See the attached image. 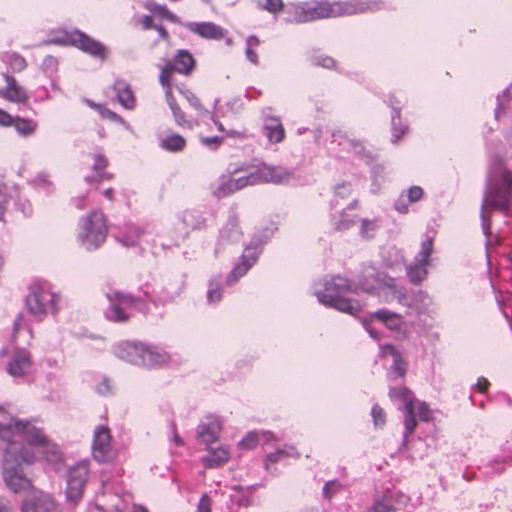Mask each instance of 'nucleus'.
<instances>
[{"instance_id": "16", "label": "nucleus", "mask_w": 512, "mask_h": 512, "mask_svg": "<svg viewBox=\"0 0 512 512\" xmlns=\"http://www.w3.org/2000/svg\"><path fill=\"white\" fill-rule=\"evenodd\" d=\"M242 238L243 232L239 225L238 217L235 214L229 215L227 222L220 229L214 255L219 257L221 254L229 251L232 247L238 245Z\"/></svg>"}, {"instance_id": "47", "label": "nucleus", "mask_w": 512, "mask_h": 512, "mask_svg": "<svg viewBox=\"0 0 512 512\" xmlns=\"http://www.w3.org/2000/svg\"><path fill=\"white\" fill-rule=\"evenodd\" d=\"M144 8L150 12L156 13L161 18L166 19L173 23H180V19L170 12L165 5L156 3L153 0H148L144 3Z\"/></svg>"}, {"instance_id": "1", "label": "nucleus", "mask_w": 512, "mask_h": 512, "mask_svg": "<svg viewBox=\"0 0 512 512\" xmlns=\"http://www.w3.org/2000/svg\"><path fill=\"white\" fill-rule=\"evenodd\" d=\"M0 443L3 448V478L8 488L16 493L31 485L23 465H31L38 459L53 465L62 462L59 446L49 440L37 419L19 418L1 407Z\"/></svg>"}, {"instance_id": "37", "label": "nucleus", "mask_w": 512, "mask_h": 512, "mask_svg": "<svg viewBox=\"0 0 512 512\" xmlns=\"http://www.w3.org/2000/svg\"><path fill=\"white\" fill-rule=\"evenodd\" d=\"M159 147L170 153H179L186 148V140L180 134L167 131L158 136Z\"/></svg>"}, {"instance_id": "14", "label": "nucleus", "mask_w": 512, "mask_h": 512, "mask_svg": "<svg viewBox=\"0 0 512 512\" xmlns=\"http://www.w3.org/2000/svg\"><path fill=\"white\" fill-rule=\"evenodd\" d=\"M186 288V277L177 274L165 279L160 286L154 289L153 296L149 297L155 306L173 304L182 295Z\"/></svg>"}, {"instance_id": "40", "label": "nucleus", "mask_w": 512, "mask_h": 512, "mask_svg": "<svg viewBox=\"0 0 512 512\" xmlns=\"http://www.w3.org/2000/svg\"><path fill=\"white\" fill-rule=\"evenodd\" d=\"M223 278L221 275H213L208 280L206 301L209 305H217L223 298Z\"/></svg>"}, {"instance_id": "39", "label": "nucleus", "mask_w": 512, "mask_h": 512, "mask_svg": "<svg viewBox=\"0 0 512 512\" xmlns=\"http://www.w3.org/2000/svg\"><path fill=\"white\" fill-rule=\"evenodd\" d=\"M113 90L119 103L126 109L132 110L136 106V99L131 86L124 80L118 79L113 84Z\"/></svg>"}, {"instance_id": "36", "label": "nucleus", "mask_w": 512, "mask_h": 512, "mask_svg": "<svg viewBox=\"0 0 512 512\" xmlns=\"http://www.w3.org/2000/svg\"><path fill=\"white\" fill-rule=\"evenodd\" d=\"M424 196V191L420 186L414 185L403 191L394 203V208L401 214L409 212V205L417 203Z\"/></svg>"}, {"instance_id": "57", "label": "nucleus", "mask_w": 512, "mask_h": 512, "mask_svg": "<svg viewBox=\"0 0 512 512\" xmlns=\"http://www.w3.org/2000/svg\"><path fill=\"white\" fill-rule=\"evenodd\" d=\"M342 489V484L338 480H330L325 483L322 495L325 499H331Z\"/></svg>"}, {"instance_id": "63", "label": "nucleus", "mask_w": 512, "mask_h": 512, "mask_svg": "<svg viewBox=\"0 0 512 512\" xmlns=\"http://www.w3.org/2000/svg\"><path fill=\"white\" fill-rule=\"evenodd\" d=\"M334 194L335 196H339L340 198L344 199L347 198L351 192H352V184L348 181H342L340 183H337L334 188Z\"/></svg>"}, {"instance_id": "4", "label": "nucleus", "mask_w": 512, "mask_h": 512, "mask_svg": "<svg viewBox=\"0 0 512 512\" xmlns=\"http://www.w3.org/2000/svg\"><path fill=\"white\" fill-rule=\"evenodd\" d=\"M313 289L319 303L326 307L351 315L362 310L363 304L359 300L348 297V294L352 292V285L345 277L326 276L316 282Z\"/></svg>"}, {"instance_id": "25", "label": "nucleus", "mask_w": 512, "mask_h": 512, "mask_svg": "<svg viewBox=\"0 0 512 512\" xmlns=\"http://www.w3.org/2000/svg\"><path fill=\"white\" fill-rule=\"evenodd\" d=\"M142 342L140 340H121L112 345L111 352L117 359L138 367Z\"/></svg>"}, {"instance_id": "19", "label": "nucleus", "mask_w": 512, "mask_h": 512, "mask_svg": "<svg viewBox=\"0 0 512 512\" xmlns=\"http://www.w3.org/2000/svg\"><path fill=\"white\" fill-rule=\"evenodd\" d=\"M334 143L341 146L343 150L353 153L367 164L371 163L375 158L374 150L370 146H367L363 141L350 137L341 130L332 133L331 144Z\"/></svg>"}, {"instance_id": "64", "label": "nucleus", "mask_w": 512, "mask_h": 512, "mask_svg": "<svg viewBox=\"0 0 512 512\" xmlns=\"http://www.w3.org/2000/svg\"><path fill=\"white\" fill-rule=\"evenodd\" d=\"M374 321L376 320L373 319L371 315L369 319H363L362 325L372 339L379 341L381 339V333L373 326Z\"/></svg>"}, {"instance_id": "54", "label": "nucleus", "mask_w": 512, "mask_h": 512, "mask_svg": "<svg viewBox=\"0 0 512 512\" xmlns=\"http://www.w3.org/2000/svg\"><path fill=\"white\" fill-rule=\"evenodd\" d=\"M257 7L269 13L276 14L284 9L282 0H258Z\"/></svg>"}, {"instance_id": "30", "label": "nucleus", "mask_w": 512, "mask_h": 512, "mask_svg": "<svg viewBox=\"0 0 512 512\" xmlns=\"http://www.w3.org/2000/svg\"><path fill=\"white\" fill-rule=\"evenodd\" d=\"M244 171L242 167L229 168V175H222L218 178V180L212 186V193L214 196L218 198L227 197L235 192L236 184L234 182V175Z\"/></svg>"}, {"instance_id": "38", "label": "nucleus", "mask_w": 512, "mask_h": 512, "mask_svg": "<svg viewBox=\"0 0 512 512\" xmlns=\"http://www.w3.org/2000/svg\"><path fill=\"white\" fill-rule=\"evenodd\" d=\"M208 454L203 457V463L207 468H216L226 463L230 458V452L227 446L219 445L208 446Z\"/></svg>"}, {"instance_id": "15", "label": "nucleus", "mask_w": 512, "mask_h": 512, "mask_svg": "<svg viewBox=\"0 0 512 512\" xmlns=\"http://www.w3.org/2000/svg\"><path fill=\"white\" fill-rule=\"evenodd\" d=\"M149 234L164 239L163 226L158 224H133L128 223L115 236L116 240L125 247H136L140 240Z\"/></svg>"}, {"instance_id": "42", "label": "nucleus", "mask_w": 512, "mask_h": 512, "mask_svg": "<svg viewBox=\"0 0 512 512\" xmlns=\"http://www.w3.org/2000/svg\"><path fill=\"white\" fill-rule=\"evenodd\" d=\"M382 259L386 267L395 269L405 264V256L396 246L386 248L382 252Z\"/></svg>"}, {"instance_id": "24", "label": "nucleus", "mask_w": 512, "mask_h": 512, "mask_svg": "<svg viewBox=\"0 0 512 512\" xmlns=\"http://www.w3.org/2000/svg\"><path fill=\"white\" fill-rule=\"evenodd\" d=\"M4 85L0 87V98L13 104H26L30 99L27 89L14 76L3 74Z\"/></svg>"}, {"instance_id": "5", "label": "nucleus", "mask_w": 512, "mask_h": 512, "mask_svg": "<svg viewBox=\"0 0 512 512\" xmlns=\"http://www.w3.org/2000/svg\"><path fill=\"white\" fill-rule=\"evenodd\" d=\"M108 231L106 215L100 209H93L78 219L76 241L82 249L96 251L105 243Z\"/></svg>"}, {"instance_id": "29", "label": "nucleus", "mask_w": 512, "mask_h": 512, "mask_svg": "<svg viewBox=\"0 0 512 512\" xmlns=\"http://www.w3.org/2000/svg\"><path fill=\"white\" fill-rule=\"evenodd\" d=\"M408 497L400 492H392L376 501L370 512H397L403 509Z\"/></svg>"}, {"instance_id": "27", "label": "nucleus", "mask_w": 512, "mask_h": 512, "mask_svg": "<svg viewBox=\"0 0 512 512\" xmlns=\"http://www.w3.org/2000/svg\"><path fill=\"white\" fill-rule=\"evenodd\" d=\"M126 505L118 494L103 493L94 504L88 506L87 512H125Z\"/></svg>"}, {"instance_id": "9", "label": "nucleus", "mask_w": 512, "mask_h": 512, "mask_svg": "<svg viewBox=\"0 0 512 512\" xmlns=\"http://www.w3.org/2000/svg\"><path fill=\"white\" fill-rule=\"evenodd\" d=\"M180 227H163L165 238L168 243H162L163 246H179L186 240L192 230H201L206 227V218L198 210H185L178 214Z\"/></svg>"}, {"instance_id": "58", "label": "nucleus", "mask_w": 512, "mask_h": 512, "mask_svg": "<svg viewBox=\"0 0 512 512\" xmlns=\"http://www.w3.org/2000/svg\"><path fill=\"white\" fill-rule=\"evenodd\" d=\"M259 442V434L255 431L248 432L239 442V447L250 450L256 447Z\"/></svg>"}, {"instance_id": "6", "label": "nucleus", "mask_w": 512, "mask_h": 512, "mask_svg": "<svg viewBox=\"0 0 512 512\" xmlns=\"http://www.w3.org/2000/svg\"><path fill=\"white\" fill-rule=\"evenodd\" d=\"M61 301V295L53 291L47 283H35L29 288L25 303L29 313L42 320L48 312L56 315Z\"/></svg>"}, {"instance_id": "33", "label": "nucleus", "mask_w": 512, "mask_h": 512, "mask_svg": "<svg viewBox=\"0 0 512 512\" xmlns=\"http://www.w3.org/2000/svg\"><path fill=\"white\" fill-rule=\"evenodd\" d=\"M263 134L271 144H279L284 141L286 132L277 116H268L264 120Z\"/></svg>"}, {"instance_id": "56", "label": "nucleus", "mask_w": 512, "mask_h": 512, "mask_svg": "<svg viewBox=\"0 0 512 512\" xmlns=\"http://www.w3.org/2000/svg\"><path fill=\"white\" fill-rule=\"evenodd\" d=\"M58 59L52 55H47L41 64V70L48 76H53L58 71Z\"/></svg>"}, {"instance_id": "53", "label": "nucleus", "mask_w": 512, "mask_h": 512, "mask_svg": "<svg viewBox=\"0 0 512 512\" xmlns=\"http://www.w3.org/2000/svg\"><path fill=\"white\" fill-rule=\"evenodd\" d=\"M389 395L392 399H398L402 401L403 408H406V404L408 402H415V398L413 397L411 391L404 386L390 388Z\"/></svg>"}, {"instance_id": "61", "label": "nucleus", "mask_w": 512, "mask_h": 512, "mask_svg": "<svg viewBox=\"0 0 512 512\" xmlns=\"http://www.w3.org/2000/svg\"><path fill=\"white\" fill-rule=\"evenodd\" d=\"M509 102V91L506 89L497 96V107L495 109V119L499 120L504 113L505 105Z\"/></svg>"}, {"instance_id": "35", "label": "nucleus", "mask_w": 512, "mask_h": 512, "mask_svg": "<svg viewBox=\"0 0 512 512\" xmlns=\"http://www.w3.org/2000/svg\"><path fill=\"white\" fill-rule=\"evenodd\" d=\"M380 354L383 357L391 356L392 365L390 367V373L395 378H402L407 371V363L404 361L401 353L391 344L380 346Z\"/></svg>"}, {"instance_id": "52", "label": "nucleus", "mask_w": 512, "mask_h": 512, "mask_svg": "<svg viewBox=\"0 0 512 512\" xmlns=\"http://www.w3.org/2000/svg\"><path fill=\"white\" fill-rule=\"evenodd\" d=\"M379 227H380V221L377 218L362 219L361 226H360V235L363 238L371 239L375 236Z\"/></svg>"}, {"instance_id": "8", "label": "nucleus", "mask_w": 512, "mask_h": 512, "mask_svg": "<svg viewBox=\"0 0 512 512\" xmlns=\"http://www.w3.org/2000/svg\"><path fill=\"white\" fill-rule=\"evenodd\" d=\"M272 233L273 230H265V233L262 236L256 235L251 239L249 244L245 246L238 262L227 275V285L232 286L237 283L257 263L259 256L263 251V247L271 237Z\"/></svg>"}, {"instance_id": "7", "label": "nucleus", "mask_w": 512, "mask_h": 512, "mask_svg": "<svg viewBox=\"0 0 512 512\" xmlns=\"http://www.w3.org/2000/svg\"><path fill=\"white\" fill-rule=\"evenodd\" d=\"M388 286L391 288L390 301L396 300L399 305L407 309V314L420 317L429 313L433 305V299L427 291L416 290L410 292L397 280H390Z\"/></svg>"}, {"instance_id": "28", "label": "nucleus", "mask_w": 512, "mask_h": 512, "mask_svg": "<svg viewBox=\"0 0 512 512\" xmlns=\"http://www.w3.org/2000/svg\"><path fill=\"white\" fill-rule=\"evenodd\" d=\"M184 27L201 38L209 40H220L228 31L213 22H187Z\"/></svg>"}, {"instance_id": "17", "label": "nucleus", "mask_w": 512, "mask_h": 512, "mask_svg": "<svg viewBox=\"0 0 512 512\" xmlns=\"http://www.w3.org/2000/svg\"><path fill=\"white\" fill-rule=\"evenodd\" d=\"M256 170L259 184L289 185L298 180L295 169H288L284 166L261 163Z\"/></svg>"}, {"instance_id": "32", "label": "nucleus", "mask_w": 512, "mask_h": 512, "mask_svg": "<svg viewBox=\"0 0 512 512\" xmlns=\"http://www.w3.org/2000/svg\"><path fill=\"white\" fill-rule=\"evenodd\" d=\"M220 430L221 424L219 420L214 417H209L198 425L197 437L201 442L210 446L218 439Z\"/></svg>"}, {"instance_id": "10", "label": "nucleus", "mask_w": 512, "mask_h": 512, "mask_svg": "<svg viewBox=\"0 0 512 512\" xmlns=\"http://www.w3.org/2000/svg\"><path fill=\"white\" fill-rule=\"evenodd\" d=\"M48 43L56 45H72L101 60L106 59L109 53L108 48L104 44L79 30L64 32L59 36L51 38Z\"/></svg>"}, {"instance_id": "41", "label": "nucleus", "mask_w": 512, "mask_h": 512, "mask_svg": "<svg viewBox=\"0 0 512 512\" xmlns=\"http://www.w3.org/2000/svg\"><path fill=\"white\" fill-rule=\"evenodd\" d=\"M93 159V170L95 172L94 176L85 177V181L88 184H92L93 182L98 181L104 174L105 168L108 166V160L103 154L102 149H96L94 152L90 154Z\"/></svg>"}, {"instance_id": "13", "label": "nucleus", "mask_w": 512, "mask_h": 512, "mask_svg": "<svg viewBox=\"0 0 512 512\" xmlns=\"http://www.w3.org/2000/svg\"><path fill=\"white\" fill-rule=\"evenodd\" d=\"M89 460L84 459L70 466L67 470L66 499L77 504L83 497L84 488L89 477Z\"/></svg>"}, {"instance_id": "43", "label": "nucleus", "mask_w": 512, "mask_h": 512, "mask_svg": "<svg viewBox=\"0 0 512 512\" xmlns=\"http://www.w3.org/2000/svg\"><path fill=\"white\" fill-rule=\"evenodd\" d=\"M392 122V142L397 143L408 131V125L401 119V107L394 106V112L391 113Z\"/></svg>"}, {"instance_id": "2", "label": "nucleus", "mask_w": 512, "mask_h": 512, "mask_svg": "<svg viewBox=\"0 0 512 512\" xmlns=\"http://www.w3.org/2000/svg\"><path fill=\"white\" fill-rule=\"evenodd\" d=\"M512 200V171L498 156L490 159L480 217L483 233L490 234V212L507 214Z\"/></svg>"}, {"instance_id": "51", "label": "nucleus", "mask_w": 512, "mask_h": 512, "mask_svg": "<svg viewBox=\"0 0 512 512\" xmlns=\"http://www.w3.org/2000/svg\"><path fill=\"white\" fill-rule=\"evenodd\" d=\"M260 43L259 38L255 35H250L246 39L245 56L253 65L259 64L258 54L255 49L260 45Z\"/></svg>"}, {"instance_id": "45", "label": "nucleus", "mask_w": 512, "mask_h": 512, "mask_svg": "<svg viewBox=\"0 0 512 512\" xmlns=\"http://www.w3.org/2000/svg\"><path fill=\"white\" fill-rule=\"evenodd\" d=\"M356 221V215L343 210L332 215L331 222L333 227L338 231H345L351 228Z\"/></svg>"}, {"instance_id": "20", "label": "nucleus", "mask_w": 512, "mask_h": 512, "mask_svg": "<svg viewBox=\"0 0 512 512\" xmlns=\"http://www.w3.org/2000/svg\"><path fill=\"white\" fill-rule=\"evenodd\" d=\"M170 361L171 356L165 348L150 342H142L138 367L149 370L160 369L168 365Z\"/></svg>"}, {"instance_id": "60", "label": "nucleus", "mask_w": 512, "mask_h": 512, "mask_svg": "<svg viewBox=\"0 0 512 512\" xmlns=\"http://www.w3.org/2000/svg\"><path fill=\"white\" fill-rule=\"evenodd\" d=\"M113 389V383L107 377H103L95 386L96 392L101 396H109L113 394Z\"/></svg>"}, {"instance_id": "18", "label": "nucleus", "mask_w": 512, "mask_h": 512, "mask_svg": "<svg viewBox=\"0 0 512 512\" xmlns=\"http://www.w3.org/2000/svg\"><path fill=\"white\" fill-rule=\"evenodd\" d=\"M194 66L195 60L192 54L188 50H178L173 61L168 62L162 67L159 81L162 86H168L173 72L188 75L192 72Z\"/></svg>"}, {"instance_id": "21", "label": "nucleus", "mask_w": 512, "mask_h": 512, "mask_svg": "<svg viewBox=\"0 0 512 512\" xmlns=\"http://www.w3.org/2000/svg\"><path fill=\"white\" fill-rule=\"evenodd\" d=\"M107 299L110 305L106 311V316L115 322L127 321L129 318L127 309L136 305L137 302L133 296L122 292L108 293Z\"/></svg>"}, {"instance_id": "23", "label": "nucleus", "mask_w": 512, "mask_h": 512, "mask_svg": "<svg viewBox=\"0 0 512 512\" xmlns=\"http://www.w3.org/2000/svg\"><path fill=\"white\" fill-rule=\"evenodd\" d=\"M22 512H61L54 498L43 491H32L23 501Z\"/></svg>"}, {"instance_id": "49", "label": "nucleus", "mask_w": 512, "mask_h": 512, "mask_svg": "<svg viewBox=\"0 0 512 512\" xmlns=\"http://www.w3.org/2000/svg\"><path fill=\"white\" fill-rule=\"evenodd\" d=\"M234 182L236 184L237 191H240L249 186L259 185L256 167L249 170L246 175L238 177L234 175Z\"/></svg>"}, {"instance_id": "50", "label": "nucleus", "mask_w": 512, "mask_h": 512, "mask_svg": "<svg viewBox=\"0 0 512 512\" xmlns=\"http://www.w3.org/2000/svg\"><path fill=\"white\" fill-rule=\"evenodd\" d=\"M32 183L36 188L43 190L47 195H51L55 190L54 183L50 175L46 172L36 174Z\"/></svg>"}, {"instance_id": "3", "label": "nucleus", "mask_w": 512, "mask_h": 512, "mask_svg": "<svg viewBox=\"0 0 512 512\" xmlns=\"http://www.w3.org/2000/svg\"><path fill=\"white\" fill-rule=\"evenodd\" d=\"M382 7L380 0H349L344 2H311L290 4L285 8L287 23H305L322 18L374 12Z\"/></svg>"}, {"instance_id": "62", "label": "nucleus", "mask_w": 512, "mask_h": 512, "mask_svg": "<svg viewBox=\"0 0 512 512\" xmlns=\"http://www.w3.org/2000/svg\"><path fill=\"white\" fill-rule=\"evenodd\" d=\"M225 136L201 137L200 143L210 150H217L223 143Z\"/></svg>"}, {"instance_id": "11", "label": "nucleus", "mask_w": 512, "mask_h": 512, "mask_svg": "<svg viewBox=\"0 0 512 512\" xmlns=\"http://www.w3.org/2000/svg\"><path fill=\"white\" fill-rule=\"evenodd\" d=\"M390 280L396 279L384 272L378 271L375 266L369 264L363 266L356 285L362 291L368 294L378 295L382 297L385 302H390L391 288L388 286Z\"/></svg>"}, {"instance_id": "31", "label": "nucleus", "mask_w": 512, "mask_h": 512, "mask_svg": "<svg viewBox=\"0 0 512 512\" xmlns=\"http://www.w3.org/2000/svg\"><path fill=\"white\" fill-rule=\"evenodd\" d=\"M300 454L293 446H284L282 448H277L275 451L269 453L265 460V469L276 475L278 473L277 469L274 467L277 463H283L289 458H299Z\"/></svg>"}, {"instance_id": "46", "label": "nucleus", "mask_w": 512, "mask_h": 512, "mask_svg": "<svg viewBox=\"0 0 512 512\" xmlns=\"http://www.w3.org/2000/svg\"><path fill=\"white\" fill-rule=\"evenodd\" d=\"M87 103L89 104L90 107L96 109L100 113L102 118L109 119L113 122H116V123L122 125L124 127V129H126L130 133L134 134V130H133L132 126L117 113H115L105 107H102L101 105L95 104L89 100H87Z\"/></svg>"}, {"instance_id": "48", "label": "nucleus", "mask_w": 512, "mask_h": 512, "mask_svg": "<svg viewBox=\"0 0 512 512\" xmlns=\"http://www.w3.org/2000/svg\"><path fill=\"white\" fill-rule=\"evenodd\" d=\"M12 126L15 128L16 132L23 136L29 137L34 134L37 128V123L33 120L21 118V117H13Z\"/></svg>"}, {"instance_id": "44", "label": "nucleus", "mask_w": 512, "mask_h": 512, "mask_svg": "<svg viewBox=\"0 0 512 512\" xmlns=\"http://www.w3.org/2000/svg\"><path fill=\"white\" fill-rule=\"evenodd\" d=\"M404 427L405 431L403 434L404 440L403 445H406L408 436L411 435L416 426H417V420H416V407L415 402H408L406 404V408H404Z\"/></svg>"}, {"instance_id": "22", "label": "nucleus", "mask_w": 512, "mask_h": 512, "mask_svg": "<svg viewBox=\"0 0 512 512\" xmlns=\"http://www.w3.org/2000/svg\"><path fill=\"white\" fill-rule=\"evenodd\" d=\"M92 455L100 463L108 462L112 458L111 435L107 426L98 425L94 429Z\"/></svg>"}, {"instance_id": "55", "label": "nucleus", "mask_w": 512, "mask_h": 512, "mask_svg": "<svg viewBox=\"0 0 512 512\" xmlns=\"http://www.w3.org/2000/svg\"><path fill=\"white\" fill-rule=\"evenodd\" d=\"M311 63L325 69H334L336 67V61L332 57L322 53L313 55Z\"/></svg>"}, {"instance_id": "26", "label": "nucleus", "mask_w": 512, "mask_h": 512, "mask_svg": "<svg viewBox=\"0 0 512 512\" xmlns=\"http://www.w3.org/2000/svg\"><path fill=\"white\" fill-rule=\"evenodd\" d=\"M32 367L31 355L25 349H14L6 364L7 373L15 380L25 377Z\"/></svg>"}, {"instance_id": "34", "label": "nucleus", "mask_w": 512, "mask_h": 512, "mask_svg": "<svg viewBox=\"0 0 512 512\" xmlns=\"http://www.w3.org/2000/svg\"><path fill=\"white\" fill-rule=\"evenodd\" d=\"M372 318L383 324L387 329L391 331L400 332L405 327V320L403 315L392 312L389 309H379L372 313Z\"/></svg>"}, {"instance_id": "59", "label": "nucleus", "mask_w": 512, "mask_h": 512, "mask_svg": "<svg viewBox=\"0 0 512 512\" xmlns=\"http://www.w3.org/2000/svg\"><path fill=\"white\" fill-rule=\"evenodd\" d=\"M373 424L376 428L383 427L386 423V414L383 408L375 404L371 409Z\"/></svg>"}, {"instance_id": "12", "label": "nucleus", "mask_w": 512, "mask_h": 512, "mask_svg": "<svg viewBox=\"0 0 512 512\" xmlns=\"http://www.w3.org/2000/svg\"><path fill=\"white\" fill-rule=\"evenodd\" d=\"M434 252L433 238L427 237L420 244V249L413 262L406 266L407 277L413 285H419L428 277V269L432 267V254Z\"/></svg>"}]
</instances>
